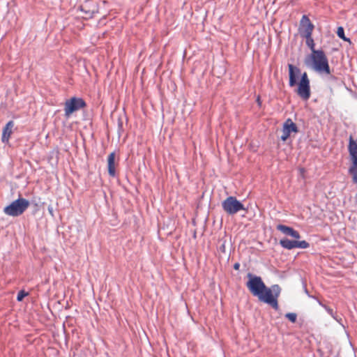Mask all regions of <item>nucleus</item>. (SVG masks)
<instances>
[{"instance_id":"1","label":"nucleus","mask_w":357,"mask_h":357,"mask_svg":"<svg viewBox=\"0 0 357 357\" xmlns=\"http://www.w3.org/2000/svg\"><path fill=\"white\" fill-rule=\"evenodd\" d=\"M248 282L245 283L251 295L257 297L260 302L270 305L275 310H278V298L280 295L281 288L279 284H275L271 287H267L261 278L248 273Z\"/></svg>"},{"instance_id":"2","label":"nucleus","mask_w":357,"mask_h":357,"mask_svg":"<svg viewBox=\"0 0 357 357\" xmlns=\"http://www.w3.org/2000/svg\"><path fill=\"white\" fill-rule=\"evenodd\" d=\"M288 74L289 86H297V96L303 100H308L310 98V82L307 74L305 72L301 73L299 68L291 63L288 64Z\"/></svg>"},{"instance_id":"3","label":"nucleus","mask_w":357,"mask_h":357,"mask_svg":"<svg viewBox=\"0 0 357 357\" xmlns=\"http://www.w3.org/2000/svg\"><path fill=\"white\" fill-rule=\"evenodd\" d=\"M305 63L312 67V70L319 74L330 75L331 73L326 55L321 49L308 55L307 59L305 60Z\"/></svg>"},{"instance_id":"4","label":"nucleus","mask_w":357,"mask_h":357,"mask_svg":"<svg viewBox=\"0 0 357 357\" xmlns=\"http://www.w3.org/2000/svg\"><path fill=\"white\" fill-rule=\"evenodd\" d=\"M313 29L314 25L312 22H310L307 15H303L301 21H300V34H301L302 37L305 38V45L310 47V50H312V53L319 50L315 49V43L312 37Z\"/></svg>"},{"instance_id":"5","label":"nucleus","mask_w":357,"mask_h":357,"mask_svg":"<svg viewBox=\"0 0 357 357\" xmlns=\"http://www.w3.org/2000/svg\"><path fill=\"white\" fill-rule=\"evenodd\" d=\"M30 203L28 200L21 197L11 202L10 204L4 207L3 211L8 216L17 217L22 215L27 209Z\"/></svg>"},{"instance_id":"6","label":"nucleus","mask_w":357,"mask_h":357,"mask_svg":"<svg viewBox=\"0 0 357 357\" xmlns=\"http://www.w3.org/2000/svg\"><path fill=\"white\" fill-rule=\"evenodd\" d=\"M348 152L350 155L351 166L348 173L351 176L353 183H357V142L350 136L349 138Z\"/></svg>"},{"instance_id":"7","label":"nucleus","mask_w":357,"mask_h":357,"mask_svg":"<svg viewBox=\"0 0 357 357\" xmlns=\"http://www.w3.org/2000/svg\"><path fill=\"white\" fill-rule=\"evenodd\" d=\"M222 209L230 215H234L241 211H245V206L236 197L230 196L226 198L222 203Z\"/></svg>"},{"instance_id":"8","label":"nucleus","mask_w":357,"mask_h":357,"mask_svg":"<svg viewBox=\"0 0 357 357\" xmlns=\"http://www.w3.org/2000/svg\"><path fill=\"white\" fill-rule=\"evenodd\" d=\"M85 107L86 102L82 98L73 96L68 100H66L64 103L65 118L69 119L72 114Z\"/></svg>"},{"instance_id":"9","label":"nucleus","mask_w":357,"mask_h":357,"mask_svg":"<svg viewBox=\"0 0 357 357\" xmlns=\"http://www.w3.org/2000/svg\"><path fill=\"white\" fill-rule=\"evenodd\" d=\"M299 132L296 124L289 118L287 119L282 124V134L280 136V140L285 142L291 133H297Z\"/></svg>"},{"instance_id":"10","label":"nucleus","mask_w":357,"mask_h":357,"mask_svg":"<svg viewBox=\"0 0 357 357\" xmlns=\"http://www.w3.org/2000/svg\"><path fill=\"white\" fill-rule=\"evenodd\" d=\"M277 229L282 232V234L291 236L294 239L300 238L299 232L294 229V228L291 227H289L282 224H279L277 225Z\"/></svg>"},{"instance_id":"11","label":"nucleus","mask_w":357,"mask_h":357,"mask_svg":"<svg viewBox=\"0 0 357 357\" xmlns=\"http://www.w3.org/2000/svg\"><path fill=\"white\" fill-rule=\"evenodd\" d=\"M14 121L10 120L6 123L2 130L1 142L3 144H8L13 129Z\"/></svg>"},{"instance_id":"12","label":"nucleus","mask_w":357,"mask_h":357,"mask_svg":"<svg viewBox=\"0 0 357 357\" xmlns=\"http://www.w3.org/2000/svg\"><path fill=\"white\" fill-rule=\"evenodd\" d=\"M107 169L110 177H116L115 170V152H111L107 157Z\"/></svg>"},{"instance_id":"13","label":"nucleus","mask_w":357,"mask_h":357,"mask_svg":"<svg viewBox=\"0 0 357 357\" xmlns=\"http://www.w3.org/2000/svg\"><path fill=\"white\" fill-rule=\"evenodd\" d=\"M280 245L285 250H291L295 248V241L288 238H283L280 240Z\"/></svg>"},{"instance_id":"14","label":"nucleus","mask_w":357,"mask_h":357,"mask_svg":"<svg viewBox=\"0 0 357 357\" xmlns=\"http://www.w3.org/2000/svg\"><path fill=\"white\" fill-rule=\"evenodd\" d=\"M326 311L330 316L332 317L337 322L340 323V325L342 324L341 321H342V318L340 317V315L337 314V312H334V311L332 310V308H326Z\"/></svg>"},{"instance_id":"15","label":"nucleus","mask_w":357,"mask_h":357,"mask_svg":"<svg viewBox=\"0 0 357 357\" xmlns=\"http://www.w3.org/2000/svg\"><path fill=\"white\" fill-rule=\"evenodd\" d=\"M285 319L291 323L296 322L297 314L296 312H288L284 314Z\"/></svg>"},{"instance_id":"16","label":"nucleus","mask_w":357,"mask_h":357,"mask_svg":"<svg viewBox=\"0 0 357 357\" xmlns=\"http://www.w3.org/2000/svg\"><path fill=\"white\" fill-rule=\"evenodd\" d=\"M309 248V243L306 241H296V248L307 249Z\"/></svg>"},{"instance_id":"17","label":"nucleus","mask_w":357,"mask_h":357,"mask_svg":"<svg viewBox=\"0 0 357 357\" xmlns=\"http://www.w3.org/2000/svg\"><path fill=\"white\" fill-rule=\"evenodd\" d=\"M28 296V292L24 291V290H20L18 291V294H17V296H16V301H18V302H22V300L26 296Z\"/></svg>"},{"instance_id":"18","label":"nucleus","mask_w":357,"mask_h":357,"mask_svg":"<svg viewBox=\"0 0 357 357\" xmlns=\"http://www.w3.org/2000/svg\"><path fill=\"white\" fill-rule=\"evenodd\" d=\"M337 36L340 38H346L345 33H344L343 26H337Z\"/></svg>"},{"instance_id":"19","label":"nucleus","mask_w":357,"mask_h":357,"mask_svg":"<svg viewBox=\"0 0 357 357\" xmlns=\"http://www.w3.org/2000/svg\"><path fill=\"white\" fill-rule=\"evenodd\" d=\"M316 299V301H317V303L319 305H320V306L323 307V308H324V310H326V308H330L329 307L326 306V304L323 303L321 302V301H319L318 298H314Z\"/></svg>"},{"instance_id":"20","label":"nucleus","mask_w":357,"mask_h":357,"mask_svg":"<svg viewBox=\"0 0 357 357\" xmlns=\"http://www.w3.org/2000/svg\"><path fill=\"white\" fill-rule=\"evenodd\" d=\"M304 291H305V295H307L308 297H310V298H315V297H314V296H311V295H310V294H309V292H308L307 289H306V287H305V284H304Z\"/></svg>"},{"instance_id":"21","label":"nucleus","mask_w":357,"mask_h":357,"mask_svg":"<svg viewBox=\"0 0 357 357\" xmlns=\"http://www.w3.org/2000/svg\"><path fill=\"white\" fill-rule=\"evenodd\" d=\"M340 39L343 40V41H346V42H348L349 44H351V40L350 38H347V37H344V38H340Z\"/></svg>"},{"instance_id":"22","label":"nucleus","mask_w":357,"mask_h":357,"mask_svg":"<svg viewBox=\"0 0 357 357\" xmlns=\"http://www.w3.org/2000/svg\"><path fill=\"white\" fill-rule=\"evenodd\" d=\"M239 268H240V264L238 262L234 264V269L239 270Z\"/></svg>"},{"instance_id":"23","label":"nucleus","mask_w":357,"mask_h":357,"mask_svg":"<svg viewBox=\"0 0 357 357\" xmlns=\"http://www.w3.org/2000/svg\"><path fill=\"white\" fill-rule=\"evenodd\" d=\"M329 80L336 82L337 80V77L334 75H331V77H329Z\"/></svg>"},{"instance_id":"24","label":"nucleus","mask_w":357,"mask_h":357,"mask_svg":"<svg viewBox=\"0 0 357 357\" xmlns=\"http://www.w3.org/2000/svg\"><path fill=\"white\" fill-rule=\"evenodd\" d=\"M256 102H257L259 107H261V98H259V96H258L257 98H256Z\"/></svg>"},{"instance_id":"25","label":"nucleus","mask_w":357,"mask_h":357,"mask_svg":"<svg viewBox=\"0 0 357 357\" xmlns=\"http://www.w3.org/2000/svg\"><path fill=\"white\" fill-rule=\"evenodd\" d=\"M220 250L225 252V243H223L222 245L220 246Z\"/></svg>"},{"instance_id":"26","label":"nucleus","mask_w":357,"mask_h":357,"mask_svg":"<svg viewBox=\"0 0 357 357\" xmlns=\"http://www.w3.org/2000/svg\"><path fill=\"white\" fill-rule=\"evenodd\" d=\"M48 211H49V213L51 214V215H54V210L52 209V206L48 207Z\"/></svg>"},{"instance_id":"27","label":"nucleus","mask_w":357,"mask_h":357,"mask_svg":"<svg viewBox=\"0 0 357 357\" xmlns=\"http://www.w3.org/2000/svg\"><path fill=\"white\" fill-rule=\"evenodd\" d=\"M193 238H196V231H194L193 232Z\"/></svg>"},{"instance_id":"28","label":"nucleus","mask_w":357,"mask_h":357,"mask_svg":"<svg viewBox=\"0 0 357 357\" xmlns=\"http://www.w3.org/2000/svg\"><path fill=\"white\" fill-rule=\"evenodd\" d=\"M119 127L122 126V122L121 121L119 122Z\"/></svg>"}]
</instances>
